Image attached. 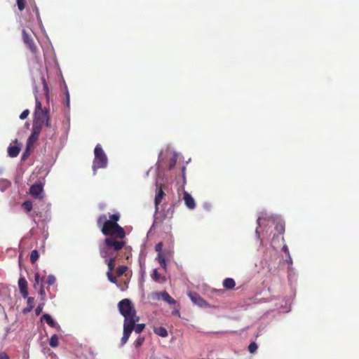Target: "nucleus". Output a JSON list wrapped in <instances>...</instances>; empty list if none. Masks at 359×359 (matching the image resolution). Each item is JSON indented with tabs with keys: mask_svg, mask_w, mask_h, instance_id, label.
Returning <instances> with one entry per match:
<instances>
[{
	"mask_svg": "<svg viewBox=\"0 0 359 359\" xmlns=\"http://www.w3.org/2000/svg\"><path fill=\"white\" fill-rule=\"evenodd\" d=\"M107 219L106 215H101L97 219V225L101 232L107 236L103 243L100 246V254L102 258H107L114 252H119L122 249L125 250L126 259L131 257L130 249L126 247V243L123 241L126 232L117 222L120 219L119 214H112Z\"/></svg>",
	"mask_w": 359,
	"mask_h": 359,
	"instance_id": "1",
	"label": "nucleus"
},
{
	"mask_svg": "<svg viewBox=\"0 0 359 359\" xmlns=\"http://www.w3.org/2000/svg\"><path fill=\"white\" fill-rule=\"evenodd\" d=\"M33 116L32 133L27 140L29 145L33 144L38 140L44 126L50 127L49 109L46 107L42 108V104L36 95H35V109Z\"/></svg>",
	"mask_w": 359,
	"mask_h": 359,
	"instance_id": "2",
	"label": "nucleus"
},
{
	"mask_svg": "<svg viewBox=\"0 0 359 359\" xmlns=\"http://www.w3.org/2000/svg\"><path fill=\"white\" fill-rule=\"evenodd\" d=\"M118 309L124 318L123 326L138 316L134 304L129 299L121 300L118 304Z\"/></svg>",
	"mask_w": 359,
	"mask_h": 359,
	"instance_id": "3",
	"label": "nucleus"
},
{
	"mask_svg": "<svg viewBox=\"0 0 359 359\" xmlns=\"http://www.w3.org/2000/svg\"><path fill=\"white\" fill-rule=\"evenodd\" d=\"M140 320V317L137 316L136 318L133 319L126 325L123 326V336L121 339V346H123L128 341L131 333L135 331L136 334H140L143 332L145 328L144 323H137Z\"/></svg>",
	"mask_w": 359,
	"mask_h": 359,
	"instance_id": "4",
	"label": "nucleus"
},
{
	"mask_svg": "<svg viewBox=\"0 0 359 359\" xmlns=\"http://www.w3.org/2000/svg\"><path fill=\"white\" fill-rule=\"evenodd\" d=\"M95 158L93 163L94 175L97 169L105 168L107 165V157L100 144H97L94 150Z\"/></svg>",
	"mask_w": 359,
	"mask_h": 359,
	"instance_id": "5",
	"label": "nucleus"
},
{
	"mask_svg": "<svg viewBox=\"0 0 359 359\" xmlns=\"http://www.w3.org/2000/svg\"><path fill=\"white\" fill-rule=\"evenodd\" d=\"M118 252H114L113 255L108 256L105 259V263L108 266V271L107 272V276L108 280L114 284H117V279L113 276L112 271L115 267V262L116 260Z\"/></svg>",
	"mask_w": 359,
	"mask_h": 359,
	"instance_id": "6",
	"label": "nucleus"
},
{
	"mask_svg": "<svg viewBox=\"0 0 359 359\" xmlns=\"http://www.w3.org/2000/svg\"><path fill=\"white\" fill-rule=\"evenodd\" d=\"M22 34L24 43L27 45V46L32 53V54H34L36 56L38 53V48L34 43L33 38L28 33H27V32L25 29L22 30Z\"/></svg>",
	"mask_w": 359,
	"mask_h": 359,
	"instance_id": "7",
	"label": "nucleus"
},
{
	"mask_svg": "<svg viewBox=\"0 0 359 359\" xmlns=\"http://www.w3.org/2000/svg\"><path fill=\"white\" fill-rule=\"evenodd\" d=\"M165 196L164 191L163 190V185L156 183V193L154 198L155 208L156 210H158V206L162 202V199Z\"/></svg>",
	"mask_w": 359,
	"mask_h": 359,
	"instance_id": "8",
	"label": "nucleus"
},
{
	"mask_svg": "<svg viewBox=\"0 0 359 359\" xmlns=\"http://www.w3.org/2000/svg\"><path fill=\"white\" fill-rule=\"evenodd\" d=\"M155 296L157 299H162L164 302L170 305L176 304V301L166 291L156 292Z\"/></svg>",
	"mask_w": 359,
	"mask_h": 359,
	"instance_id": "9",
	"label": "nucleus"
},
{
	"mask_svg": "<svg viewBox=\"0 0 359 359\" xmlns=\"http://www.w3.org/2000/svg\"><path fill=\"white\" fill-rule=\"evenodd\" d=\"M189 297L191 301L200 307H206L208 305V302L201 297H200L197 293H190Z\"/></svg>",
	"mask_w": 359,
	"mask_h": 359,
	"instance_id": "10",
	"label": "nucleus"
},
{
	"mask_svg": "<svg viewBox=\"0 0 359 359\" xmlns=\"http://www.w3.org/2000/svg\"><path fill=\"white\" fill-rule=\"evenodd\" d=\"M18 286H19L20 292L22 296L24 298L27 297V296H28L27 282L24 277H20L19 278Z\"/></svg>",
	"mask_w": 359,
	"mask_h": 359,
	"instance_id": "11",
	"label": "nucleus"
},
{
	"mask_svg": "<svg viewBox=\"0 0 359 359\" xmlns=\"http://www.w3.org/2000/svg\"><path fill=\"white\" fill-rule=\"evenodd\" d=\"M43 191V186L41 183H36L30 187V194L34 198H40Z\"/></svg>",
	"mask_w": 359,
	"mask_h": 359,
	"instance_id": "12",
	"label": "nucleus"
},
{
	"mask_svg": "<svg viewBox=\"0 0 359 359\" xmlns=\"http://www.w3.org/2000/svg\"><path fill=\"white\" fill-rule=\"evenodd\" d=\"M184 200L185 205H187V207L188 208H189L191 210H193L195 208V207H196L195 201H194V198L191 196V195L187 191H185L184 193Z\"/></svg>",
	"mask_w": 359,
	"mask_h": 359,
	"instance_id": "13",
	"label": "nucleus"
},
{
	"mask_svg": "<svg viewBox=\"0 0 359 359\" xmlns=\"http://www.w3.org/2000/svg\"><path fill=\"white\" fill-rule=\"evenodd\" d=\"M154 332L161 337H167L168 336V332L167 330L163 327H154Z\"/></svg>",
	"mask_w": 359,
	"mask_h": 359,
	"instance_id": "14",
	"label": "nucleus"
},
{
	"mask_svg": "<svg viewBox=\"0 0 359 359\" xmlns=\"http://www.w3.org/2000/svg\"><path fill=\"white\" fill-rule=\"evenodd\" d=\"M236 285L235 280L231 278H226L223 280V286L226 290H231Z\"/></svg>",
	"mask_w": 359,
	"mask_h": 359,
	"instance_id": "15",
	"label": "nucleus"
},
{
	"mask_svg": "<svg viewBox=\"0 0 359 359\" xmlns=\"http://www.w3.org/2000/svg\"><path fill=\"white\" fill-rule=\"evenodd\" d=\"M41 318L44 320L49 326L52 327H58L57 323L51 318L49 314H43Z\"/></svg>",
	"mask_w": 359,
	"mask_h": 359,
	"instance_id": "16",
	"label": "nucleus"
},
{
	"mask_svg": "<svg viewBox=\"0 0 359 359\" xmlns=\"http://www.w3.org/2000/svg\"><path fill=\"white\" fill-rule=\"evenodd\" d=\"M20 149L18 146H10L8 148V153L9 156L14 158L18 156Z\"/></svg>",
	"mask_w": 359,
	"mask_h": 359,
	"instance_id": "17",
	"label": "nucleus"
},
{
	"mask_svg": "<svg viewBox=\"0 0 359 359\" xmlns=\"http://www.w3.org/2000/svg\"><path fill=\"white\" fill-rule=\"evenodd\" d=\"M175 205L172 204L170 206L164 210V217L168 219H171L173 217L174 214Z\"/></svg>",
	"mask_w": 359,
	"mask_h": 359,
	"instance_id": "18",
	"label": "nucleus"
},
{
	"mask_svg": "<svg viewBox=\"0 0 359 359\" xmlns=\"http://www.w3.org/2000/svg\"><path fill=\"white\" fill-rule=\"evenodd\" d=\"M27 299V307L25 309V312L31 311L34 306V298L32 297H26Z\"/></svg>",
	"mask_w": 359,
	"mask_h": 359,
	"instance_id": "19",
	"label": "nucleus"
},
{
	"mask_svg": "<svg viewBox=\"0 0 359 359\" xmlns=\"http://www.w3.org/2000/svg\"><path fill=\"white\" fill-rule=\"evenodd\" d=\"M145 337L142 335H139L137 338L133 342V345L135 348L138 349L144 342Z\"/></svg>",
	"mask_w": 359,
	"mask_h": 359,
	"instance_id": "20",
	"label": "nucleus"
},
{
	"mask_svg": "<svg viewBox=\"0 0 359 359\" xmlns=\"http://www.w3.org/2000/svg\"><path fill=\"white\" fill-rule=\"evenodd\" d=\"M156 259L158 260V262L161 267H163V268L165 267V266H166L165 258V255L162 252H160L158 254Z\"/></svg>",
	"mask_w": 359,
	"mask_h": 359,
	"instance_id": "21",
	"label": "nucleus"
},
{
	"mask_svg": "<svg viewBox=\"0 0 359 359\" xmlns=\"http://www.w3.org/2000/svg\"><path fill=\"white\" fill-rule=\"evenodd\" d=\"M39 254L36 250H33L30 254V262L32 264H34L39 259Z\"/></svg>",
	"mask_w": 359,
	"mask_h": 359,
	"instance_id": "22",
	"label": "nucleus"
},
{
	"mask_svg": "<svg viewBox=\"0 0 359 359\" xmlns=\"http://www.w3.org/2000/svg\"><path fill=\"white\" fill-rule=\"evenodd\" d=\"M49 344L51 347H57L59 345L58 337L56 334H53L49 341Z\"/></svg>",
	"mask_w": 359,
	"mask_h": 359,
	"instance_id": "23",
	"label": "nucleus"
},
{
	"mask_svg": "<svg viewBox=\"0 0 359 359\" xmlns=\"http://www.w3.org/2000/svg\"><path fill=\"white\" fill-rule=\"evenodd\" d=\"M22 207L27 212H29L32 209V203L30 201H25L22 203Z\"/></svg>",
	"mask_w": 359,
	"mask_h": 359,
	"instance_id": "24",
	"label": "nucleus"
},
{
	"mask_svg": "<svg viewBox=\"0 0 359 359\" xmlns=\"http://www.w3.org/2000/svg\"><path fill=\"white\" fill-rule=\"evenodd\" d=\"M55 278L54 276L53 275H49L46 280L45 281H43V285H48V286H50V285H53L55 283Z\"/></svg>",
	"mask_w": 359,
	"mask_h": 359,
	"instance_id": "25",
	"label": "nucleus"
},
{
	"mask_svg": "<svg viewBox=\"0 0 359 359\" xmlns=\"http://www.w3.org/2000/svg\"><path fill=\"white\" fill-rule=\"evenodd\" d=\"M34 279H35V283H34V287L35 288H36V286L38 285H40V286L41 285V283L43 284V278H40V275L39 273H35V276H34Z\"/></svg>",
	"mask_w": 359,
	"mask_h": 359,
	"instance_id": "26",
	"label": "nucleus"
},
{
	"mask_svg": "<svg viewBox=\"0 0 359 359\" xmlns=\"http://www.w3.org/2000/svg\"><path fill=\"white\" fill-rule=\"evenodd\" d=\"M128 266L123 265L118 266L116 271L117 276H121L123 274H124L126 271L128 270Z\"/></svg>",
	"mask_w": 359,
	"mask_h": 359,
	"instance_id": "27",
	"label": "nucleus"
},
{
	"mask_svg": "<svg viewBox=\"0 0 359 359\" xmlns=\"http://www.w3.org/2000/svg\"><path fill=\"white\" fill-rule=\"evenodd\" d=\"M275 230L279 233H283L285 231V225L283 222H278L276 224Z\"/></svg>",
	"mask_w": 359,
	"mask_h": 359,
	"instance_id": "28",
	"label": "nucleus"
},
{
	"mask_svg": "<svg viewBox=\"0 0 359 359\" xmlns=\"http://www.w3.org/2000/svg\"><path fill=\"white\" fill-rule=\"evenodd\" d=\"M42 82H43V90H44L45 95H46V97L47 100H48V98H49V89H48V84H47V83H46V81L44 78H42Z\"/></svg>",
	"mask_w": 359,
	"mask_h": 359,
	"instance_id": "29",
	"label": "nucleus"
},
{
	"mask_svg": "<svg viewBox=\"0 0 359 359\" xmlns=\"http://www.w3.org/2000/svg\"><path fill=\"white\" fill-rule=\"evenodd\" d=\"M257 348V344L255 342L252 341L248 346V351L250 353H254L255 352H256Z\"/></svg>",
	"mask_w": 359,
	"mask_h": 359,
	"instance_id": "30",
	"label": "nucleus"
},
{
	"mask_svg": "<svg viewBox=\"0 0 359 359\" xmlns=\"http://www.w3.org/2000/svg\"><path fill=\"white\" fill-rule=\"evenodd\" d=\"M16 3H17L18 9L20 11H22L25 9V4H26L25 0H16Z\"/></svg>",
	"mask_w": 359,
	"mask_h": 359,
	"instance_id": "31",
	"label": "nucleus"
},
{
	"mask_svg": "<svg viewBox=\"0 0 359 359\" xmlns=\"http://www.w3.org/2000/svg\"><path fill=\"white\" fill-rule=\"evenodd\" d=\"M29 114V109H25L20 115V118L21 120H25V119H26L28 117Z\"/></svg>",
	"mask_w": 359,
	"mask_h": 359,
	"instance_id": "32",
	"label": "nucleus"
},
{
	"mask_svg": "<svg viewBox=\"0 0 359 359\" xmlns=\"http://www.w3.org/2000/svg\"><path fill=\"white\" fill-rule=\"evenodd\" d=\"M161 277V274L158 272L157 269H154L153 274H152V278L158 281Z\"/></svg>",
	"mask_w": 359,
	"mask_h": 359,
	"instance_id": "33",
	"label": "nucleus"
},
{
	"mask_svg": "<svg viewBox=\"0 0 359 359\" xmlns=\"http://www.w3.org/2000/svg\"><path fill=\"white\" fill-rule=\"evenodd\" d=\"M39 294L41 296V298L43 299H45L46 297V292H45V290H44V286H43V284L41 283V285L40 286V289H39Z\"/></svg>",
	"mask_w": 359,
	"mask_h": 359,
	"instance_id": "34",
	"label": "nucleus"
},
{
	"mask_svg": "<svg viewBox=\"0 0 359 359\" xmlns=\"http://www.w3.org/2000/svg\"><path fill=\"white\" fill-rule=\"evenodd\" d=\"M163 246V245L162 242H159L158 243H157L155 246L156 251L158 252V253L161 252Z\"/></svg>",
	"mask_w": 359,
	"mask_h": 359,
	"instance_id": "35",
	"label": "nucleus"
},
{
	"mask_svg": "<svg viewBox=\"0 0 359 359\" xmlns=\"http://www.w3.org/2000/svg\"><path fill=\"white\" fill-rule=\"evenodd\" d=\"M0 359H10V358L6 352L0 351Z\"/></svg>",
	"mask_w": 359,
	"mask_h": 359,
	"instance_id": "36",
	"label": "nucleus"
},
{
	"mask_svg": "<svg viewBox=\"0 0 359 359\" xmlns=\"http://www.w3.org/2000/svg\"><path fill=\"white\" fill-rule=\"evenodd\" d=\"M42 310H43V306H41V305H39V306L36 307V310H35L36 315V316L40 315V314H41V311H42Z\"/></svg>",
	"mask_w": 359,
	"mask_h": 359,
	"instance_id": "37",
	"label": "nucleus"
},
{
	"mask_svg": "<svg viewBox=\"0 0 359 359\" xmlns=\"http://www.w3.org/2000/svg\"><path fill=\"white\" fill-rule=\"evenodd\" d=\"M260 220H261V217H259L257 219V224H258V226L257 227V229L260 226Z\"/></svg>",
	"mask_w": 359,
	"mask_h": 359,
	"instance_id": "38",
	"label": "nucleus"
},
{
	"mask_svg": "<svg viewBox=\"0 0 359 359\" xmlns=\"http://www.w3.org/2000/svg\"><path fill=\"white\" fill-rule=\"evenodd\" d=\"M175 164V161H173L172 163H171L170 165V169H172L174 167Z\"/></svg>",
	"mask_w": 359,
	"mask_h": 359,
	"instance_id": "39",
	"label": "nucleus"
},
{
	"mask_svg": "<svg viewBox=\"0 0 359 359\" xmlns=\"http://www.w3.org/2000/svg\"><path fill=\"white\" fill-rule=\"evenodd\" d=\"M67 104L69 105V95L68 93L67 95Z\"/></svg>",
	"mask_w": 359,
	"mask_h": 359,
	"instance_id": "40",
	"label": "nucleus"
},
{
	"mask_svg": "<svg viewBox=\"0 0 359 359\" xmlns=\"http://www.w3.org/2000/svg\"><path fill=\"white\" fill-rule=\"evenodd\" d=\"M283 249L285 251H287V248L286 246H284V247L283 248Z\"/></svg>",
	"mask_w": 359,
	"mask_h": 359,
	"instance_id": "41",
	"label": "nucleus"
}]
</instances>
